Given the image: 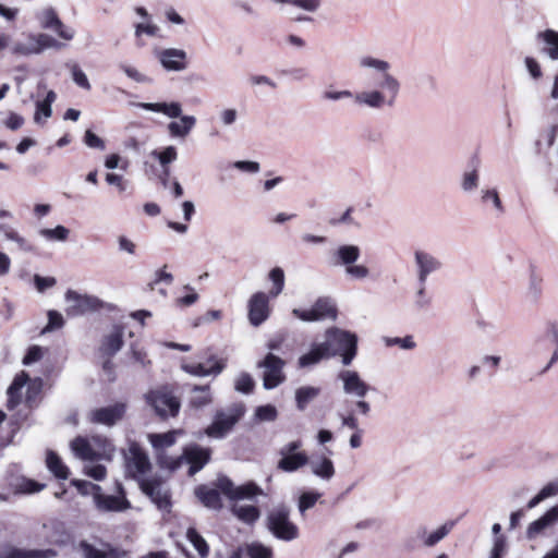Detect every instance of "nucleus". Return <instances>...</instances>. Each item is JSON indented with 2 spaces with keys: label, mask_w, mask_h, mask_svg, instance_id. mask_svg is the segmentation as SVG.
<instances>
[{
  "label": "nucleus",
  "mask_w": 558,
  "mask_h": 558,
  "mask_svg": "<svg viewBox=\"0 0 558 558\" xmlns=\"http://www.w3.org/2000/svg\"><path fill=\"white\" fill-rule=\"evenodd\" d=\"M359 62L361 68L372 69L376 72L373 76V83L377 88L355 94L348 89H327L323 93V98L332 101L353 98L356 106L375 110H380L384 107H393L401 90V83L390 73V63L371 56L362 57Z\"/></svg>",
  "instance_id": "obj_1"
},
{
  "label": "nucleus",
  "mask_w": 558,
  "mask_h": 558,
  "mask_svg": "<svg viewBox=\"0 0 558 558\" xmlns=\"http://www.w3.org/2000/svg\"><path fill=\"white\" fill-rule=\"evenodd\" d=\"M136 107L147 111L160 112L165 116L175 119L180 118V122L171 121L168 124V132L172 137L184 138L190 134L192 129L196 124V118L194 116H182V106L178 101L172 102H137Z\"/></svg>",
  "instance_id": "obj_2"
},
{
  "label": "nucleus",
  "mask_w": 558,
  "mask_h": 558,
  "mask_svg": "<svg viewBox=\"0 0 558 558\" xmlns=\"http://www.w3.org/2000/svg\"><path fill=\"white\" fill-rule=\"evenodd\" d=\"M323 342L328 349L329 357L340 355L342 364L348 366L354 360L357 352V337L355 333L337 327L329 328Z\"/></svg>",
  "instance_id": "obj_3"
},
{
  "label": "nucleus",
  "mask_w": 558,
  "mask_h": 558,
  "mask_svg": "<svg viewBox=\"0 0 558 558\" xmlns=\"http://www.w3.org/2000/svg\"><path fill=\"white\" fill-rule=\"evenodd\" d=\"M267 531L277 539L292 542L300 536L299 526L290 519V509L286 505L271 508L265 518Z\"/></svg>",
  "instance_id": "obj_4"
},
{
  "label": "nucleus",
  "mask_w": 558,
  "mask_h": 558,
  "mask_svg": "<svg viewBox=\"0 0 558 558\" xmlns=\"http://www.w3.org/2000/svg\"><path fill=\"white\" fill-rule=\"evenodd\" d=\"M361 256V248L354 244H341L330 254V263L333 266L344 267L345 275L350 278L363 280L369 276V269L365 265L355 264Z\"/></svg>",
  "instance_id": "obj_5"
},
{
  "label": "nucleus",
  "mask_w": 558,
  "mask_h": 558,
  "mask_svg": "<svg viewBox=\"0 0 558 558\" xmlns=\"http://www.w3.org/2000/svg\"><path fill=\"white\" fill-rule=\"evenodd\" d=\"M286 365L287 362L272 352H268L263 360L257 362V368L263 369V387L266 390L275 389L286 381Z\"/></svg>",
  "instance_id": "obj_6"
},
{
  "label": "nucleus",
  "mask_w": 558,
  "mask_h": 558,
  "mask_svg": "<svg viewBox=\"0 0 558 558\" xmlns=\"http://www.w3.org/2000/svg\"><path fill=\"white\" fill-rule=\"evenodd\" d=\"M244 414L241 405H234L228 411L218 410L214 415V421L205 429V434L210 438L221 439L225 438L229 432L232 430L234 425Z\"/></svg>",
  "instance_id": "obj_7"
},
{
  "label": "nucleus",
  "mask_w": 558,
  "mask_h": 558,
  "mask_svg": "<svg viewBox=\"0 0 558 558\" xmlns=\"http://www.w3.org/2000/svg\"><path fill=\"white\" fill-rule=\"evenodd\" d=\"M211 450L203 448L197 444H191L184 447L181 456L175 457L174 463L170 466V471L179 470L183 463L190 464L189 475L193 476L199 472L210 460Z\"/></svg>",
  "instance_id": "obj_8"
},
{
  "label": "nucleus",
  "mask_w": 558,
  "mask_h": 558,
  "mask_svg": "<svg viewBox=\"0 0 558 558\" xmlns=\"http://www.w3.org/2000/svg\"><path fill=\"white\" fill-rule=\"evenodd\" d=\"M146 402L162 418L177 416L180 411V400L172 395L168 387L150 390L145 395Z\"/></svg>",
  "instance_id": "obj_9"
},
{
  "label": "nucleus",
  "mask_w": 558,
  "mask_h": 558,
  "mask_svg": "<svg viewBox=\"0 0 558 558\" xmlns=\"http://www.w3.org/2000/svg\"><path fill=\"white\" fill-rule=\"evenodd\" d=\"M180 430H169L162 434H149L148 440L155 450L156 462L160 469L169 470L173 465L174 459L170 457L166 449L173 446L177 441V436Z\"/></svg>",
  "instance_id": "obj_10"
},
{
  "label": "nucleus",
  "mask_w": 558,
  "mask_h": 558,
  "mask_svg": "<svg viewBox=\"0 0 558 558\" xmlns=\"http://www.w3.org/2000/svg\"><path fill=\"white\" fill-rule=\"evenodd\" d=\"M69 304L65 312L68 316L76 317L88 312H95L102 307L104 302L94 295L81 294L74 290H68L64 295Z\"/></svg>",
  "instance_id": "obj_11"
},
{
  "label": "nucleus",
  "mask_w": 558,
  "mask_h": 558,
  "mask_svg": "<svg viewBox=\"0 0 558 558\" xmlns=\"http://www.w3.org/2000/svg\"><path fill=\"white\" fill-rule=\"evenodd\" d=\"M293 316L303 322L336 319L337 307L329 298H319L310 310L293 308Z\"/></svg>",
  "instance_id": "obj_12"
},
{
  "label": "nucleus",
  "mask_w": 558,
  "mask_h": 558,
  "mask_svg": "<svg viewBox=\"0 0 558 558\" xmlns=\"http://www.w3.org/2000/svg\"><path fill=\"white\" fill-rule=\"evenodd\" d=\"M138 485L141 490L149 497V499L157 506L161 511H170L171 497L168 489L162 485L160 478H138Z\"/></svg>",
  "instance_id": "obj_13"
},
{
  "label": "nucleus",
  "mask_w": 558,
  "mask_h": 558,
  "mask_svg": "<svg viewBox=\"0 0 558 558\" xmlns=\"http://www.w3.org/2000/svg\"><path fill=\"white\" fill-rule=\"evenodd\" d=\"M271 296L258 291L251 295L247 302V318L252 326L259 327L270 316L269 299Z\"/></svg>",
  "instance_id": "obj_14"
},
{
  "label": "nucleus",
  "mask_w": 558,
  "mask_h": 558,
  "mask_svg": "<svg viewBox=\"0 0 558 558\" xmlns=\"http://www.w3.org/2000/svg\"><path fill=\"white\" fill-rule=\"evenodd\" d=\"M125 469L133 478H137V475H143L150 470L148 456L135 441L130 444L125 453Z\"/></svg>",
  "instance_id": "obj_15"
},
{
  "label": "nucleus",
  "mask_w": 558,
  "mask_h": 558,
  "mask_svg": "<svg viewBox=\"0 0 558 558\" xmlns=\"http://www.w3.org/2000/svg\"><path fill=\"white\" fill-rule=\"evenodd\" d=\"M413 256L416 280L427 281L432 274H435L442 268L441 260L427 251L416 250L414 251Z\"/></svg>",
  "instance_id": "obj_16"
},
{
  "label": "nucleus",
  "mask_w": 558,
  "mask_h": 558,
  "mask_svg": "<svg viewBox=\"0 0 558 558\" xmlns=\"http://www.w3.org/2000/svg\"><path fill=\"white\" fill-rule=\"evenodd\" d=\"M126 412V404L117 402L112 405L102 407L90 411L89 421L94 424L113 426L121 421Z\"/></svg>",
  "instance_id": "obj_17"
},
{
  "label": "nucleus",
  "mask_w": 558,
  "mask_h": 558,
  "mask_svg": "<svg viewBox=\"0 0 558 558\" xmlns=\"http://www.w3.org/2000/svg\"><path fill=\"white\" fill-rule=\"evenodd\" d=\"M155 57L166 71L181 72L187 68V54L183 49H158L155 50Z\"/></svg>",
  "instance_id": "obj_18"
},
{
  "label": "nucleus",
  "mask_w": 558,
  "mask_h": 558,
  "mask_svg": "<svg viewBox=\"0 0 558 558\" xmlns=\"http://www.w3.org/2000/svg\"><path fill=\"white\" fill-rule=\"evenodd\" d=\"M338 378L342 381L343 392L348 396L363 399L371 390V386L361 378L356 371L342 369L339 372Z\"/></svg>",
  "instance_id": "obj_19"
},
{
  "label": "nucleus",
  "mask_w": 558,
  "mask_h": 558,
  "mask_svg": "<svg viewBox=\"0 0 558 558\" xmlns=\"http://www.w3.org/2000/svg\"><path fill=\"white\" fill-rule=\"evenodd\" d=\"M118 496L104 495L100 492L95 493L94 499L97 508L102 511L121 512L131 508L130 501L125 497V492L122 484H117Z\"/></svg>",
  "instance_id": "obj_20"
},
{
  "label": "nucleus",
  "mask_w": 558,
  "mask_h": 558,
  "mask_svg": "<svg viewBox=\"0 0 558 558\" xmlns=\"http://www.w3.org/2000/svg\"><path fill=\"white\" fill-rule=\"evenodd\" d=\"M558 522V506L551 507L541 518L531 522L526 529L525 535L529 541L537 538L544 532Z\"/></svg>",
  "instance_id": "obj_21"
},
{
  "label": "nucleus",
  "mask_w": 558,
  "mask_h": 558,
  "mask_svg": "<svg viewBox=\"0 0 558 558\" xmlns=\"http://www.w3.org/2000/svg\"><path fill=\"white\" fill-rule=\"evenodd\" d=\"M207 363H213L210 366H206L203 363L197 364H183L182 369L190 375L197 377H205L209 375H219L226 367L223 360H216L215 356H210Z\"/></svg>",
  "instance_id": "obj_22"
},
{
  "label": "nucleus",
  "mask_w": 558,
  "mask_h": 558,
  "mask_svg": "<svg viewBox=\"0 0 558 558\" xmlns=\"http://www.w3.org/2000/svg\"><path fill=\"white\" fill-rule=\"evenodd\" d=\"M480 167L481 160L477 156H473L470 161L468 169L463 172L461 178V189L465 193L474 192L480 184Z\"/></svg>",
  "instance_id": "obj_23"
},
{
  "label": "nucleus",
  "mask_w": 558,
  "mask_h": 558,
  "mask_svg": "<svg viewBox=\"0 0 558 558\" xmlns=\"http://www.w3.org/2000/svg\"><path fill=\"white\" fill-rule=\"evenodd\" d=\"M328 353V349L325 348L323 342L313 344L307 353L299 357L298 366L300 368H307L314 366L318 364L320 361L329 359Z\"/></svg>",
  "instance_id": "obj_24"
},
{
  "label": "nucleus",
  "mask_w": 558,
  "mask_h": 558,
  "mask_svg": "<svg viewBox=\"0 0 558 558\" xmlns=\"http://www.w3.org/2000/svg\"><path fill=\"white\" fill-rule=\"evenodd\" d=\"M454 522L449 521L439 526L436 531L427 534L425 527H420L417 530V536L423 539V545L426 547H433L438 544L441 539H444L452 530Z\"/></svg>",
  "instance_id": "obj_25"
},
{
  "label": "nucleus",
  "mask_w": 558,
  "mask_h": 558,
  "mask_svg": "<svg viewBox=\"0 0 558 558\" xmlns=\"http://www.w3.org/2000/svg\"><path fill=\"white\" fill-rule=\"evenodd\" d=\"M195 496L207 508L213 510H220L222 501L218 489L209 488L206 485H201L195 489Z\"/></svg>",
  "instance_id": "obj_26"
},
{
  "label": "nucleus",
  "mask_w": 558,
  "mask_h": 558,
  "mask_svg": "<svg viewBox=\"0 0 558 558\" xmlns=\"http://www.w3.org/2000/svg\"><path fill=\"white\" fill-rule=\"evenodd\" d=\"M308 463V457L305 452H296L295 454L281 456L277 468L283 472L292 473Z\"/></svg>",
  "instance_id": "obj_27"
},
{
  "label": "nucleus",
  "mask_w": 558,
  "mask_h": 558,
  "mask_svg": "<svg viewBox=\"0 0 558 558\" xmlns=\"http://www.w3.org/2000/svg\"><path fill=\"white\" fill-rule=\"evenodd\" d=\"M231 512L241 522L253 525L260 517L258 507L253 505H233Z\"/></svg>",
  "instance_id": "obj_28"
},
{
  "label": "nucleus",
  "mask_w": 558,
  "mask_h": 558,
  "mask_svg": "<svg viewBox=\"0 0 558 558\" xmlns=\"http://www.w3.org/2000/svg\"><path fill=\"white\" fill-rule=\"evenodd\" d=\"M320 388L314 386H302L295 390V407L299 411H304L308 404L320 395Z\"/></svg>",
  "instance_id": "obj_29"
},
{
  "label": "nucleus",
  "mask_w": 558,
  "mask_h": 558,
  "mask_svg": "<svg viewBox=\"0 0 558 558\" xmlns=\"http://www.w3.org/2000/svg\"><path fill=\"white\" fill-rule=\"evenodd\" d=\"M71 448L76 457L86 461H96L100 459V454L97 453L87 439L83 437H76L71 442Z\"/></svg>",
  "instance_id": "obj_30"
},
{
  "label": "nucleus",
  "mask_w": 558,
  "mask_h": 558,
  "mask_svg": "<svg viewBox=\"0 0 558 558\" xmlns=\"http://www.w3.org/2000/svg\"><path fill=\"white\" fill-rule=\"evenodd\" d=\"M151 157L158 160L162 173L166 177L170 175V163L177 160L178 158V150L174 146L170 145L165 147L162 150L154 149L150 153Z\"/></svg>",
  "instance_id": "obj_31"
},
{
  "label": "nucleus",
  "mask_w": 558,
  "mask_h": 558,
  "mask_svg": "<svg viewBox=\"0 0 558 558\" xmlns=\"http://www.w3.org/2000/svg\"><path fill=\"white\" fill-rule=\"evenodd\" d=\"M56 556L53 549H19L12 548L0 555V558H51Z\"/></svg>",
  "instance_id": "obj_32"
},
{
  "label": "nucleus",
  "mask_w": 558,
  "mask_h": 558,
  "mask_svg": "<svg viewBox=\"0 0 558 558\" xmlns=\"http://www.w3.org/2000/svg\"><path fill=\"white\" fill-rule=\"evenodd\" d=\"M312 473L317 477L329 481L335 475L333 462L327 457H320L310 462Z\"/></svg>",
  "instance_id": "obj_33"
},
{
  "label": "nucleus",
  "mask_w": 558,
  "mask_h": 558,
  "mask_svg": "<svg viewBox=\"0 0 558 558\" xmlns=\"http://www.w3.org/2000/svg\"><path fill=\"white\" fill-rule=\"evenodd\" d=\"M123 345V332L116 328L110 335L106 336L100 347L105 355L113 356Z\"/></svg>",
  "instance_id": "obj_34"
},
{
  "label": "nucleus",
  "mask_w": 558,
  "mask_h": 558,
  "mask_svg": "<svg viewBox=\"0 0 558 558\" xmlns=\"http://www.w3.org/2000/svg\"><path fill=\"white\" fill-rule=\"evenodd\" d=\"M537 38L542 39L546 45L543 51L553 60H558V32L546 29L537 34Z\"/></svg>",
  "instance_id": "obj_35"
},
{
  "label": "nucleus",
  "mask_w": 558,
  "mask_h": 558,
  "mask_svg": "<svg viewBox=\"0 0 558 558\" xmlns=\"http://www.w3.org/2000/svg\"><path fill=\"white\" fill-rule=\"evenodd\" d=\"M46 464L48 470L58 478L66 480L69 476V469L60 457L52 450L47 451Z\"/></svg>",
  "instance_id": "obj_36"
},
{
  "label": "nucleus",
  "mask_w": 558,
  "mask_h": 558,
  "mask_svg": "<svg viewBox=\"0 0 558 558\" xmlns=\"http://www.w3.org/2000/svg\"><path fill=\"white\" fill-rule=\"evenodd\" d=\"M193 393H195L190 401L191 407L195 409H202L209 403H211V395L209 391V385L205 386H193L192 390Z\"/></svg>",
  "instance_id": "obj_37"
},
{
  "label": "nucleus",
  "mask_w": 558,
  "mask_h": 558,
  "mask_svg": "<svg viewBox=\"0 0 558 558\" xmlns=\"http://www.w3.org/2000/svg\"><path fill=\"white\" fill-rule=\"evenodd\" d=\"M268 279L272 283V287L269 290L268 295L275 299L279 294H281L284 289L286 277L283 269L281 267H274L268 272Z\"/></svg>",
  "instance_id": "obj_38"
},
{
  "label": "nucleus",
  "mask_w": 558,
  "mask_h": 558,
  "mask_svg": "<svg viewBox=\"0 0 558 558\" xmlns=\"http://www.w3.org/2000/svg\"><path fill=\"white\" fill-rule=\"evenodd\" d=\"M186 538L193 545V547L197 550L198 555L202 558H206L208 556L209 546H208L206 539L194 527L187 529Z\"/></svg>",
  "instance_id": "obj_39"
},
{
  "label": "nucleus",
  "mask_w": 558,
  "mask_h": 558,
  "mask_svg": "<svg viewBox=\"0 0 558 558\" xmlns=\"http://www.w3.org/2000/svg\"><path fill=\"white\" fill-rule=\"evenodd\" d=\"M38 234L47 241L65 242L69 239L70 230L64 226H57L56 228H43Z\"/></svg>",
  "instance_id": "obj_40"
},
{
  "label": "nucleus",
  "mask_w": 558,
  "mask_h": 558,
  "mask_svg": "<svg viewBox=\"0 0 558 558\" xmlns=\"http://www.w3.org/2000/svg\"><path fill=\"white\" fill-rule=\"evenodd\" d=\"M426 283L427 281L417 280V290L414 295V307L418 311L426 310L432 304V296L427 293Z\"/></svg>",
  "instance_id": "obj_41"
},
{
  "label": "nucleus",
  "mask_w": 558,
  "mask_h": 558,
  "mask_svg": "<svg viewBox=\"0 0 558 558\" xmlns=\"http://www.w3.org/2000/svg\"><path fill=\"white\" fill-rule=\"evenodd\" d=\"M263 490L259 486H257L253 482H248L241 486L235 487L234 495H232V500H242V499H252L257 495H260Z\"/></svg>",
  "instance_id": "obj_42"
},
{
  "label": "nucleus",
  "mask_w": 558,
  "mask_h": 558,
  "mask_svg": "<svg viewBox=\"0 0 558 558\" xmlns=\"http://www.w3.org/2000/svg\"><path fill=\"white\" fill-rule=\"evenodd\" d=\"M245 549L248 558H274L272 548L259 542L247 544Z\"/></svg>",
  "instance_id": "obj_43"
},
{
  "label": "nucleus",
  "mask_w": 558,
  "mask_h": 558,
  "mask_svg": "<svg viewBox=\"0 0 558 558\" xmlns=\"http://www.w3.org/2000/svg\"><path fill=\"white\" fill-rule=\"evenodd\" d=\"M35 40H36L35 35L29 34L27 36L26 41L14 44V46L12 48V52L14 54H21V56L39 54L37 45H35Z\"/></svg>",
  "instance_id": "obj_44"
},
{
  "label": "nucleus",
  "mask_w": 558,
  "mask_h": 558,
  "mask_svg": "<svg viewBox=\"0 0 558 558\" xmlns=\"http://www.w3.org/2000/svg\"><path fill=\"white\" fill-rule=\"evenodd\" d=\"M481 202L483 204H487L490 202L494 208L497 211V215H502L505 213V207L499 197L498 191L496 189H484L481 191Z\"/></svg>",
  "instance_id": "obj_45"
},
{
  "label": "nucleus",
  "mask_w": 558,
  "mask_h": 558,
  "mask_svg": "<svg viewBox=\"0 0 558 558\" xmlns=\"http://www.w3.org/2000/svg\"><path fill=\"white\" fill-rule=\"evenodd\" d=\"M159 33V27L154 23H137L135 24L136 45L143 47L145 44L142 41V36L156 37Z\"/></svg>",
  "instance_id": "obj_46"
},
{
  "label": "nucleus",
  "mask_w": 558,
  "mask_h": 558,
  "mask_svg": "<svg viewBox=\"0 0 558 558\" xmlns=\"http://www.w3.org/2000/svg\"><path fill=\"white\" fill-rule=\"evenodd\" d=\"M383 341L386 347H395L398 345L402 350H413L416 348V342L414 341L413 336L408 335L403 338L400 337H384Z\"/></svg>",
  "instance_id": "obj_47"
},
{
  "label": "nucleus",
  "mask_w": 558,
  "mask_h": 558,
  "mask_svg": "<svg viewBox=\"0 0 558 558\" xmlns=\"http://www.w3.org/2000/svg\"><path fill=\"white\" fill-rule=\"evenodd\" d=\"M254 387L255 381L253 377L246 372L241 373L234 383L235 390L245 395L253 392Z\"/></svg>",
  "instance_id": "obj_48"
},
{
  "label": "nucleus",
  "mask_w": 558,
  "mask_h": 558,
  "mask_svg": "<svg viewBox=\"0 0 558 558\" xmlns=\"http://www.w3.org/2000/svg\"><path fill=\"white\" fill-rule=\"evenodd\" d=\"M322 494L317 492H306L303 493L299 498V511L303 514L306 510L313 508L317 500L320 498Z\"/></svg>",
  "instance_id": "obj_49"
},
{
  "label": "nucleus",
  "mask_w": 558,
  "mask_h": 558,
  "mask_svg": "<svg viewBox=\"0 0 558 558\" xmlns=\"http://www.w3.org/2000/svg\"><path fill=\"white\" fill-rule=\"evenodd\" d=\"M40 23L44 28L52 31L61 26V20L52 8H48L43 12Z\"/></svg>",
  "instance_id": "obj_50"
},
{
  "label": "nucleus",
  "mask_w": 558,
  "mask_h": 558,
  "mask_svg": "<svg viewBox=\"0 0 558 558\" xmlns=\"http://www.w3.org/2000/svg\"><path fill=\"white\" fill-rule=\"evenodd\" d=\"M277 416L278 411L272 404L259 405L255 410V417L262 422H274Z\"/></svg>",
  "instance_id": "obj_51"
},
{
  "label": "nucleus",
  "mask_w": 558,
  "mask_h": 558,
  "mask_svg": "<svg viewBox=\"0 0 558 558\" xmlns=\"http://www.w3.org/2000/svg\"><path fill=\"white\" fill-rule=\"evenodd\" d=\"M48 324L43 329V333L51 332L57 329H61L64 325L63 316L54 310L48 311Z\"/></svg>",
  "instance_id": "obj_52"
},
{
  "label": "nucleus",
  "mask_w": 558,
  "mask_h": 558,
  "mask_svg": "<svg viewBox=\"0 0 558 558\" xmlns=\"http://www.w3.org/2000/svg\"><path fill=\"white\" fill-rule=\"evenodd\" d=\"M35 45H37L39 53H41L47 48H60L63 46L61 43L47 34L35 35Z\"/></svg>",
  "instance_id": "obj_53"
},
{
  "label": "nucleus",
  "mask_w": 558,
  "mask_h": 558,
  "mask_svg": "<svg viewBox=\"0 0 558 558\" xmlns=\"http://www.w3.org/2000/svg\"><path fill=\"white\" fill-rule=\"evenodd\" d=\"M71 73L73 82L85 90H90L92 86L84 71L77 65H71Z\"/></svg>",
  "instance_id": "obj_54"
},
{
  "label": "nucleus",
  "mask_w": 558,
  "mask_h": 558,
  "mask_svg": "<svg viewBox=\"0 0 558 558\" xmlns=\"http://www.w3.org/2000/svg\"><path fill=\"white\" fill-rule=\"evenodd\" d=\"M119 68L125 73L128 77L137 83H150L151 80L145 74L141 73L136 68L121 63Z\"/></svg>",
  "instance_id": "obj_55"
},
{
  "label": "nucleus",
  "mask_w": 558,
  "mask_h": 558,
  "mask_svg": "<svg viewBox=\"0 0 558 558\" xmlns=\"http://www.w3.org/2000/svg\"><path fill=\"white\" fill-rule=\"evenodd\" d=\"M507 550V538L505 535L494 537L489 558H502Z\"/></svg>",
  "instance_id": "obj_56"
},
{
  "label": "nucleus",
  "mask_w": 558,
  "mask_h": 558,
  "mask_svg": "<svg viewBox=\"0 0 558 558\" xmlns=\"http://www.w3.org/2000/svg\"><path fill=\"white\" fill-rule=\"evenodd\" d=\"M287 4L314 13L320 8V0H288Z\"/></svg>",
  "instance_id": "obj_57"
},
{
  "label": "nucleus",
  "mask_w": 558,
  "mask_h": 558,
  "mask_svg": "<svg viewBox=\"0 0 558 558\" xmlns=\"http://www.w3.org/2000/svg\"><path fill=\"white\" fill-rule=\"evenodd\" d=\"M84 143L86 146H88L89 148H95V149H99V150H105L106 148V144H105V141L102 138H100L98 135H96L94 132H92L90 130H87L84 134Z\"/></svg>",
  "instance_id": "obj_58"
},
{
  "label": "nucleus",
  "mask_w": 558,
  "mask_h": 558,
  "mask_svg": "<svg viewBox=\"0 0 558 558\" xmlns=\"http://www.w3.org/2000/svg\"><path fill=\"white\" fill-rule=\"evenodd\" d=\"M80 548L85 558H106L107 556L106 551L96 548L94 545L87 543L86 541H82L80 543Z\"/></svg>",
  "instance_id": "obj_59"
},
{
  "label": "nucleus",
  "mask_w": 558,
  "mask_h": 558,
  "mask_svg": "<svg viewBox=\"0 0 558 558\" xmlns=\"http://www.w3.org/2000/svg\"><path fill=\"white\" fill-rule=\"evenodd\" d=\"M218 489L226 495L230 500L233 499L232 495H234L235 487L233 482L227 476H220L217 480Z\"/></svg>",
  "instance_id": "obj_60"
},
{
  "label": "nucleus",
  "mask_w": 558,
  "mask_h": 558,
  "mask_svg": "<svg viewBox=\"0 0 558 558\" xmlns=\"http://www.w3.org/2000/svg\"><path fill=\"white\" fill-rule=\"evenodd\" d=\"M51 114H52L51 106L43 102L41 100L36 102V111H35V116H34V121L37 124H43L44 123V121L41 120L43 117L45 119H48V118L51 117Z\"/></svg>",
  "instance_id": "obj_61"
},
{
  "label": "nucleus",
  "mask_w": 558,
  "mask_h": 558,
  "mask_svg": "<svg viewBox=\"0 0 558 558\" xmlns=\"http://www.w3.org/2000/svg\"><path fill=\"white\" fill-rule=\"evenodd\" d=\"M14 242L19 250L25 253H34L36 251L35 245L27 240L26 238L22 236L19 232L13 234V236L9 240Z\"/></svg>",
  "instance_id": "obj_62"
},
{
  "label": "nucleus",
  "mask_w": 558,
  "mask_h": 558,
  "mask_svg": "<svg viewBox=\"0 0 558 558\" xmlns=\"http://www.w3.org/2000/svg\"><path fill=\"white\" fill-rule=\"evenodd\" d=\"M167 266H163L161 269H158L155 272V279L148 284L150 290L155 289V286L165 282L167 284H171L173 282V276L170 272L166 271Z\"/></svg>",
  "instance_id": "obj_63"
},
{
  "label": "nucleus",
  "mask_w": 558,
  "mask_h": 558,
  "mask_svg": "<svg viewBox=\"0 0 558 558\" xmlns=\"http://www.w3.org/2000/svg\"><path fill=\"white\" fill-rule=\"evenodd\" d=\"M34 283L38 292H45L47 289L56 286L57 280L54 277H43L40 275H35Z\"/></svg>",
  "instance_id": "obj_64"
}]
</instances>
